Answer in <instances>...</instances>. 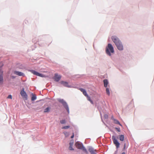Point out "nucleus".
I'll return each instance as SVG.
<instances>
[{"instance_id": "obj_1", "label": "nucleus", "mask_w": 154, "mask_h": 154, "mask_svg": "<svg viewBox=\"0 0 154 154\" xmlns=\"http://www.w3.org/2000/svg\"><path fill=\"white\" fill-rule=\"evenodd\" d=\"M109 50L111 53H113L114 52V50L113 46L111 44H109L108 45L107 47H106V53L108 55L110 56L111 55V54L109 52Z\"/></svg>"}, {"instance_id": "obj_2", "label": "nucleus", "mask_w": 154, "mask_h": 154, "mask_svg": "<svg viewBox=\"0 0 154 154\" xmlns=\"http://www.w3.org/2000/svg\"><path fill=\"white\" fill-rule=\"evenodd\" d=\"M58 101L61 103L64 107L65 108L68 113H69V108L66 103L63 99H59L58 100Z\"/></svg>"}, {"instance_id": "obj_3", "label": "nucleus", "mask_w": 154, "mask_h": 154, "mask_svg": "<svg viewBox=\"0 0 154 154\" xmlns=\"http://www.w3.org/2000/svg\"><path fill=\"white\" fill-rule=\"evenodd\" d=\"M112 139L113 140L114 144L115 145L116 148H118L119 147L120 143L116 138L115 137L113 136L112 137Z\"/></svg>"}, {"instance_id": "obj_4", "label": "nucleus", "mask_w": 154, "mask_h": 154, "mask_svg": "<svg viewBox=\"0 0 154 154\" xmlns=\"http://www.w3.org/2000/svg\"><path fill=\"white\" fill-rule=\"evenodd\" d=\"M111 38L116 45L121 42L119 38L116 36H112L111 37Z\"/></svg>"}, {"instance_id": "obj_5", "label": "nucleus", "mask_w": 154, "mask_h": 154, "mask_svg": "<svg viewBox=\"0 0 154 154\" xmlns=\"http://www.w3.org/2000/svg\"><path fill=\"white\" fill-rule=\"evenodd\" d=\"M20 94L23 98L25 100H27V95L26 92L24 91V88H23L21 91Z\"/></svg>"}, {"instance_id": "obj_6", "label": "nucleus", "mask_w": 154, "mask_h": 154, "mask_svg": "<svg viewBox=\"0 0 154 154\" xmlns=\"http://www.w3.org/2000/svg\"><path fill=\"white\" fill-rule=\"evenodd\" d=\"M30 71L33 74L41 77H43L44 75L34 70H30Z\"/></svg>"}, {"instance_id": "obj_7", "label": "nucleus", "mask_w": 154, "mask_h": 154, "mask_svg": "<svg viewBox=\"0 0 154 154\" xmlns=\"http://www.w3.org/2000/svg\"><path fill=\"white\" fill-rule=\"evenodd\" d=\"M75 146L76 147L79 149H82L84 147L82 143L78 141L75 143Z\"/></svg>"}, {"instance_id": "obj_8", "label": "nucleus", "mask_w": 154, "mask_h": 154, "mask_svg": "<svg viewBox=\"0 0 154 154\" xmlns=\"http://www.w3.org/2000/svg\"><path fill=\"white\" fill-rule=\"evenodd\" d=\"M4 80L3 77V71L0 69V85H2L3 83Z\"/></svg>"}, {"instance_id": "obj_9", "label": "nucleus", "mask_w": 154, "mask_h": 154, "mask_svg": "<svg viewBox=\"0 0 154 154\" xmlns=\"http://www.w3.org/2000/svg\"><path fill=\"white\" fill-rule=\"evenodd\" d=\"M116 46L118 49L119 50H122L123 49V47L121 42L116 45Z\"/></svg>"}, {"instance_id": "obj_10", "label": "nucleus", "mask_w": 154, "mask_h": 154, "mask_svg": "<svg viewBox=\"0 0 154 154\" xmlns=\"http://www.w3.org/2000/svg\"><path fill=\"white\" fill-rule=\"evenodd\" d=\"M61 78V76L60 75H58L56 73L55 74L54 76V79L55 80L56 82H58Z\"/></svg>"}, {"instance_id": "obj_11", "label": "nucleus", "mask_w": 154, "mask_h": 154, "mask_svg": "<svg viewBox=\"0 0 154 154\" xmlns=\"http://www.w3.org/2000/svg\"><path fill=\"white\" fill-rule=\"evenodd\" d=\"M14 73L19 76H24V74L21 72L15 71L14 72Z\"/></svg>"}, {"instance_id": "obj_12", "label": "nucleus", "mask_w": 154, "mask_h": 154, "mask_svg": "<svg viewBox=\"0 0 154 154\" xmlns=\"http://www.w3.org/2000/svg\"><path fill=\"white\" fill-rule=\"evenodd\" d=\"M60 83L65 87H70V86L69 85L68 83L66 82L62 81L60 82Z\"/></svg>"}, {"instance_id": "obj_13", "label": "nucleus", "mask_w": 154, "mask_h": 154, "mask_svg": "<svg viewBox=\"0 0 154 154\" xmlns=\"http://www.w3.org/2000/svg\"><path fill=\"white\" fill-rule=\"evenodd\" d=\"M79 90L82 92L83 94L86 97L88 96V94H87L86 90L82 88H79Z\"/></svg>"}, {"instance_id": "obj_14", "label": "nucleus", "mask_w": 154, "mask_h": 154, "mask_svg": "<svg viewBox=\"0 0 154 154\" xmlns=\"http://www.w3.org/2000/svg\"><path fill=\"white\" fill-rule=\"evenodd\" d=\"M79 90L82 92L83 94L86 97L88 96V94H87L86 90L82 88H79Z\"/></svg>"}, {"instance_id": "obj_15", "label": "nucleus", "mask_w": 154, "mask_h": 154, "mask_svg": "<svg viewBox=\"0 0 154 154\" xmlns=\"http://www.w3.org/2000/svg\"><path fill=\"white\" fill-rule=\"evenodd\" d=\"M79 90L82 92L83 94L86 97L88 96V94H87L86 90L82 88H79Z\"/></svg>"}, {"instance_id": "obj_16", "label": "nucleus", "mask_w": 154, "mask_h": 154, "mask_svg": "<svg viewBox=\"0 0 154 154\" xmlns=\"http://www.w3.org/2000/svg\"><path fill=\"white\" fill-rule=\"evenodd\" d=\"M88 150L89 152L91 153V154H96L95 152L96 151L92 147H90L88 149Z\"/></svg>"}, {"instance_id": "obj_17", "label": "nucleus", "mask_w": 154, "mask_h": 154, "mask_svg": "<svg viewBox=\"0 0 154 154\" xmlns=\"http://www.w3.org/2000/svg\"><path fill=\"white\" fill-rule=\"evenodd\" d=\"M119 139L121 141H123L124 140V136L123 135H120L119 136Z\"/></svg>"}, {"instance_id": "obj_18", "label": "nucleus", "mask_w": 154, "mask_h": 154, "mask_svg": "<svg viewBox=\"0 0 154 154\" xmlns=\"http://www.w3.org/2000/svg\"><path fill=\"white\" fill-rule=\"evenodd\" d=\"M104 86L105 87H106L107 86L108 82L107 79H105L103 80Z\"/></svg>"}, {"instance_id": "obj_19", "label": "nucleus", "mask_w": 154, "mask_h": 154, "mask_svg": "<svg viewBox=\"0 0 154 154\" xmlns=\"http://www.w3.org/2000/svg\"><path fill=\"white\" fill-rule=\"evenodd\" d=\"M112 119L114 121V123H115V124H116L119 125L120 126L122 125H121L120 123V122H119L118 120H117L114 119Z\"/></svg>"}, {"instance_id": "obj_20", "label": "nucleus", "mask_w": 154, "mask_h": 154, "mask_svg": "<svg viewBox=\"0 0 154 154\" xmlns=\"http://www.w3.org/2000/svg\"><path fill=\"white\" fill-rule=\"evenodd\" d=\"M50 107H47L46 109H45L44 110V112H48L50 111Z\"/></svg>"}, {"instance_id": "obj_21", "label": "nucleus", "mask_w": 154, "mask_h": 154, "mask_svg": "<svg viewBox=\"0 0 154 154\" xmlns=\"http://www.w3.org/2000/svg\"><path fill=\"white\" fill-rule=\"evenodd\" d=\"M73 142L71 143H69V149L70 150H74V149L72 148V146L73 145Z\"/></svg>"}, {"instance_id": "obj_22", "label": "nucleus", "mask_w": 154, "mask_h": 154, "mask_svg": "<svg viewBox=\"0 0 154 154\" xmlns=\"http://www.w3.org/2000/svg\"><path fill=\"white\" fill-rule=\"evenodd\" d=\"M36 98V96L35 95L33 94H32V96L31 98V100L32 101H34L35 100Z\"/></svg>"}, {"instance_id": "obj_23", "label": "nucleus", "mask_w": 154, "mask_h": 154, "mask_svg": "<svg viewBox=\"0 0 154 154\" xmlns=\"http://www.w3.org/2000/svg\"><path fill=\"white\" fill-rule=\"evenodd\" d=\"M106 93L108 95H109L110 94L109 90V88H106Z\"/></svg>"}, {"instance_id": "obj_24", "label": "nucleus", "mask_w": 154, "mask_h": 154, "mask_svg": "<svg viewBox=\"0 0 154 154\" xmlns=\"http://www.w3.org/2000/svg\"><path fill=\"white\" fill-rule=\"evenodd\" d=\"M60 122L62 124H64L66 123V122L65 120H60Z\"/></svg>"}, {"instance_id": "obj_25", "label": "nucleus", "mask_w": 154, "mask_h": 154, "mask_svg": "<svg viewBox=\"0 0 154 154\" xmlns=\"http://www.w3.org/2000/svg\"><path fill=\"white\" fill-rule=\"evenodd\" d=\"M70 127L69 126H66L62 127V129H68Z\"/></svg>"}, {"instance_id": "obj_26", "label": "nucleus", "mask_w": 154, "mask_h": 154, "mask_svg": "<svg viewBox=\"0 0 154 154\" xmlns=\"http://www.w3.org/2000/svg\"><path fill=\"white\" fill-rule=\"evenodd\" d=\"M64 134L65 136H66V137H68L69 135V133L67 132H64Z\"/></svg>"}, {"instance_id": "obj_27", "label": "nucleus", "mask_w": 154, "mask_h": 154, "mask_svg": "<svg viewBox=\"0 0 154 154\" xmlns=\"http://www.w3.org/2000/svg\"><path fill=\"white\" fill-rule=\"evenodd\" d=\"M83 150V151H84L87 154L88 153V152L87 150L84 147H83V148H82V149Z\"/></svg>"}, {"instance_id": "obj_28", "label": "nucleus", "mask_w": 154, "mask_h": 154, "mask_svg": "<svg viewBox=\"0 0 154 154\" xmlns=\"http://www.w3.org/2000/svg\"><path fill=\"white\" fill-rule=\"evenodd\" d=\"M7 98H8V99H12V96L11 95H9L8 96V97H7Z\"/></svg>"}, {"instance_id": "obj_29", "label": "nucleus", "mask_w": 154, "mask_h": 154, "mask_svg": "<svg viewBox=\"0 0 154 154\" xmlns=\"http://www.w3.org/2000/svg\"><path fill=\"white\" fill-rule=\"evenodd\" d=\"M3 66V63L1 62L0 63V68H2Z\"/></svg>"}, {"instance_id": "obj_30", "label": "nucleus", "mask_w": 154, "mask_h": 154, "mask_svg": "<svg viewBox=\"0 0 154 154\" xmlns=\"http://www.w3.org/2000/svg\"><path fill=\"white\" fill-rule=\"evenodd\" d=\"M87 97V98L88 99V100L89 101H90V100H91L90 97L88 96V97Z\"/></svg>"}, {"instance_id": "obj_31", "label": "nucleus", "mask_w": 154, "mask_h": 154, "mask_svg": "<svg viewBox=\"0 0 154 154\" xmlns=\"http://www.w3.org/2000/svg\"><path fill=\"white\" fill-rule=\"evenodd\" d=\"M125 148H126V144H125V143L124 144V147H123V151H124L125 149Z\"/></svg>"}, {"instance_id": "obj_32", "label": "nucleus", "mask_w": 154, "mask_h": 154, "mask_svg": "<svg viewBox=\"0 0 154 154\" xmlns=\"http://www.w3.org/2000/svg\"><path fill=\"white\" fill-rule=\"evenodd\" d=\"M116 130L117 131H118V132H120V130L119 128H116Z\"/></svg>"}, {"instance_id": "obj_33", "label": "nucleus", "mask_w": 154, "mask_h": 154, "mask_svg": "<svg viewBox=\"0 0 154 154\" xmlns=\"http://www.w3.org/2000/svg\"><path fill=\"white\" fill-rule=\"evenodd\" d=\"M74 137V134L73 133L71 137V138H73Z\"/></svg>"}, {"instance_id": "obj_34", "label": "nucleus", "mask_w": 154, "mask_h": 154, "mask_svg": "<svg viewBox=\"0 0 154 154\" xmlns=\"http://www.w3.org/2000/svg\"><path fill=\"white\" fill-rule=\"evenodd\" d=\"M90 102L91 103V104H93V101L91 100H90Z\"/></svg>"}, {"instance_id": "obj_35", "label": "nucleus", "mask_w": 154, "mask_h": 154, "mask_svg": "<svg viewBox=\"0 0 154 154\" xmlns=\"http://www.w3.org/2000/svg\"><path fill=\"white\" fill-rule=\"evenodd\" d=\"M11 77L13 79H14L15 78V77L14 76H12Z\"/></svg>"}, {"instance_id": "obj_36", "label": "nucleus", "mask_w": 154, "mask_h": 154, "mask_svg": "<svg viewBox=\"0 0 154 154\" xmlns=\"http://www.w3.org/2000/svg\"><path fill=\"white\" fill-rule=\"evenodd\" d=\"M121 154H125V152H123Z\"/></svg>"}]
</instances>
